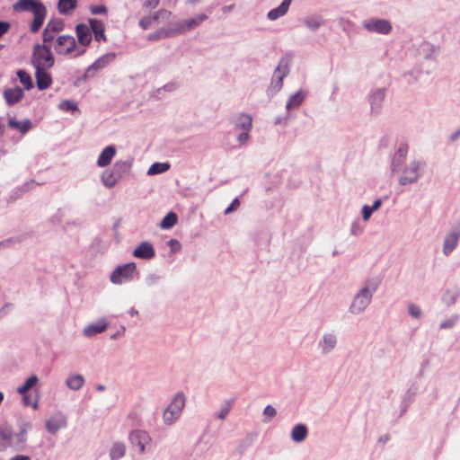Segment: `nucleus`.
<instances>
[{
    "label": "nucleus",
    "instance_id": "obj_1",
    "mask_svg": "<svg viewBox=\"0 0 460 460\" xmlns=\"http://www.w3.org/2000/svg\"><path fill=\"white\" fill-rule=\"evenodd\" d=\"M379 282L376 279H367L362 287L353 296L349 305V312L358 314L364 312L372 301V297L377 290Z\"/></svg>",
    "mask_w": 460,
    "mask_h": 460
},
{
    "label": "nucleus",
    "instance_id": "obj_2",
    "mask_svg": "<svg viewBox=\"0 0 460 460\" xmlns=\"http://www.w3.org/2000/svg\"><path fill=\"white\" fill-rule=\"evenodd\" d=\"M51 47L58 55L68 58H78L86 52V49H81V46L76 43L75 38L70 34L57 36L51 42Z\"/></svg>",
    "mask_w": 460,
    "mask_h": 460
},
{
    "label": "nucleus",
    "instance_id": "obj_3",
    "mask_svg": "<svg viewBox=\"0 0 460 460\" xmlns=\"http://www.w3.org/2000/svg\"><path fill=\"white\" fill-rule=\"evenodd\" d=\"M186 404V395L183 392H178L172 397L170 403L164 410L162 420L166 426H172L181 416L183 409Z\"/></svg>",
    "mask_w": 460,
    "mask_h": 460
},
{
    "label": "nucleus",
    "instance_id": "obj_4",
    "mask_svg": "<svg viewBox=\"0 0 460 460\" xmlns=\"http://www.w3.org/2000/svg\"><path fill=\"white\" fill-rule=\"evenodd\" d=\"M51 43L36 44L33 47L31 56V65L35 69L51 68L55 63V58L52 54Z\"/></svg>",
    "mask_w": 460,
    "mask_h": 460
},
{
    "label": "nucleus",
    "instance_id": "obj_5",
    "mask_svg": "<svg viewBox=\"0 0 460 460\" xmlns=\"http://www.w3.org/2000/svg\"><path fill=\"white\" fill-rule=\"evenodd\" d=\"M423 166L424 163L420 160L410 161L402 170L399 183L402 186L415 183L422 175Z\"/></svg>",
    "mask_w": 460,
    "mask_h": 460
},
{
    "label": "nucleus",
    "instance_id": "obj_6",
    "mask_svg": "<svg viewBox=\"0 0 460 460\" xmlns=\"http://www.w3.org/2000/svg\"><path fill=\"white\" fill-rule=\"evenodd\" d=\"M137 273V267L134 262H128L117 267L111 275V281L113 284H121L134 279Z\"/></svg>",
    "mask_w": 460,
    "mask_h": 460
},
{
    "label": "nucleus",
    "instance_id": "obj_7",
    "mask_svg": "<svg viewBox=\"0 0 460 460\" xmlns=\"http://www.w3.org/2000/svg\"><path fill=\"white\" fill-rule=\"evenodd\" d=\"M207 19L208 16L206 14L199 13L192 18L184 19L177 22H174L173 27L174 31L176 32V36L196 29Z\"/></svg>",
    "mask_w": 460,
    "mask_h": 460
},
{
    "label": "nucleus",
    "instance_id": "obj_8",
    "mask_svg": "<svg viewBox=\"0 0 460 460\" xmlns=\"http://www.w3.org/2000/svg\"><path fill=\"white\" fill-rule=\"evenodd\" d=\"M65 22L62 19H50L42 32V41L44 43H51L56 38V34L63 31Z\"/></svg>",
    "mask_w": 460,
    "mask_h": 460
},
{
    "label": "nucleus",
    "instance_id": "obj_9",
    "mask_svg": "<svg viewBox=\"0 0 460 460\" xmlns=\"http://www.w3.org/2000/svg\"><path fill=\"white\" fill-rule=\"evenodd\" d=\"M362 25L367 31L379 34L386 35L392 31L391 22L385 19L371 18L364 21Z\"/></svg>",
    "mask_w": 460,
    "mask_h": 460
},
{
    "label": "nucleus",
    "instance_id": "obj_10",
    "mask_svg": "<svg viewBox=\"0 0 460 460\" xmlns=\"http://www.w3.org/2000/svg\"><path fill=\"white\" fill-rule=\"evenodd\" d=\"M75 32L76 35V43L81 46V49H86L93 40L90 25L78 23L75 25Z\"/></svg>",
    "mask_w": 460,
    "mask_h": 460
},
{
    "label": "nucleus",
    "instance_id": "obj_11",
    "mask_svg": "<svg viewBox=\"0 0 460 460\" xmlns=\"http://www.w3.org/2000/svg\"><path fill=\"white\" fill-rule=\"evenodd\" d=\"M66 426V417L60 411L52 414L45 423L46 429L51 434H56L60 429Z\"/></svg>",
    "mask_w": 460,
    "mask_h": 460
},
{
    "label": "nucleus",
    "instance_id": "obj_12",
    "mask_svg": "<svg viewBox=\"0 0 460 460\" xmlns=\"http://www.w3.org/2000/svg\"><path fill=\"white\" fill-rule=\"evenodd\" d=\"M33 19L31 21L30 30L32 33H36L43 25L45 18L47 16V8L40 3L32 12Z\"/></svg>",
    "mask_w": 460,
    "mask_h": 460
},
{
    "label": "nucleus",
    "instance_id": "obj_13",
    "mask_svg": "<svg viewBox=\"0 0 460 460\" xmlns=\"http://www.w3.org/2000/svg\"><path fill=\"white\" fill-rule=\"evenodd\" d=\"M337 336L332 332L324 333L318 342L319 349L323 355L332 352L337 346Z\"/></svg>",
    "mask_w": 460,
    "mask_h": 460
},
{
    "label": "nucleus",
    "instance_id": "obj_14",
    "mask_svg": "<svg viewBox=\"0 0 460 460\" xmlns=\"http://www.w3.org/2000/svg\"><path fill=\"white\" fill-rule=\"evenodd\" d=\"M133 255L136 258L148 260L155 257V252L149 242H142L134 249Z\"/></svg>",
    "mask_w": 460,
    "mask_h": 460
},
{
    "label": "nucleus",
    "instance_id": "obj_15",
    "mask_svg": "<svg viewBox=\"0 0 460 460\" xmlns=\"http://www.w3.org/2000/svg\"><path fill=\"white\" fill-rule=\"evenodd\" d=\"M130 442L137 446L141 453L145 452V447L149 442L150 438L146 431L134 430L129 434Z\"/></svg>",
    "mask_w": 460,
    "mask_h": 460
},
{
    "label": "nucleus",
    "instance_id": "obj_16",
    "mask_svg": "<svg viewBox=\"0 0 460 460\" xmlns=\"http://www.w3.org/2000/svg\"><path fill=\"white\" fill-rule=\"evenodd\" d=\"M89 25L91 28V32L94 36V40L96 41H106L107 37L105 35V26L103 22L97 19H89Z\"/></svg>",
    "mask_w": 460,
    "mask_h": 460
},
{
    "label": "nucleus",
    "instance_id": "obj_17",
    "mask_svg": "<svg viewBox=\"0 0 460 460\" xmlns=\"http://www.w3.org/2000/svg\"><path fill=\"white\" fill-rule=\"evenodd\" d=\"M107 327H108V322L106 319L102 318V319H100L96 323H93L87 325L83 330V334L85 337H93L98 333L103 332L107 329Z\"/></svg>",
    "mask_w": 460,
    "mask_h": 460
},
{
    "label": "nucleus",
    "instance_id": "obj_18",
    "mask_svg": "<svg viewBox=\"0 0 460 460\" xmlns=\"http://www.w3.org/2000/svg\"><path fill=\"white\" fill-rule=\"evenodd\" d=\"M48 69L49 68L35 69L36 84L39 90L48 89L52 84L51 76L47 72Z\"/></svg>",
    "mask_w": 460,
    "mask_h": 460
},
{
    "label": "nucleus",
    "instance_id": "obj_19",
    "mask_svg": "<svg viewBox=\"0 0 460 460\" xmlns=\"http://www.w3.org/2000/svg\"><path fill=\"white\" fill-rule=\"evenodd\" d=\"M460 239V233L450 232L444 239L443 252L445 255H449L457 246Z\"/></svg>",
    "mask_w": 460,
    "mask_h": 460
},
{
    "label": "nucleus",
    "instance_id": "obj_20",
    "mask_svg": "<svg viewBox=\"0 0 460 460\" xmlns=\"http://www.w3.org/2000/svg\"><path fill=\"white\" fill-rule=\"evenodd\" d=\"M23 96V91L20 87L9 88L4 91V97L8 105L19 102Z\"/></svg>",
    "mask_w": 460,
    "mask_h": 460
},
{
    "label": "nucleus",
    "instance_id": "obj_21",
    "mask_svg": "<svg viewBox=\"0 0 460 460\" xmlns=\"http://www.w3.org/2000/svg\"><path fill=\"white\" fill-rule=\"evenodd\" d=\"M176 36V32L174 31L173 23L167 26L163 27L153 33L148 34L147 39L149 40H158L161 39L172 38Z\"/></svg>",
    "mask_w": 460,
    "mask_h": 460
},
{
    "label": "nucleus",
    "instance_id": "obj_22",
    "mask_svg": "<svg viewBox=\"0 0 460 460\" xmlns=\"http://www.w3.org/2000/svg\"><path fill=\"white\" fill-rule=\"evenodd\" d=\"M40 3V0H18L13 4V9L17 13H31Z\"/></svg>",
    "mask_w": 460,
    "mask_h": 460
},
{
    "label": "nucleus",
    "instance_id": "obj_23",
    "mask_svg": "<svg viewBox=\"0 0 460 460\" xmlns=\"http://www.w3.org/2000/svg\"><path fill=\"white\" fill-rule=\"evenodd\" d=\"M13 436L8 427H0V452L5 451L12 447Z\"/></svg>",
    "mask_w": 460,
    "mask_h": 460
},
{
    "label": "nucleus",
    "instance_id": "obj_24",
    "mask_svg": "<svg viewBox=\"0 0 460 460\" xmlns=\"http://www.w3.org/2000/svg\"><path fill=\"white\" fill-rule=\"evenodd\" d=\"M116 155V148L113 146H106L98 157L97 164L100 167L109 165Z\"/></svg>",
    "mask_w": 460,
    "mask_h": 460
},
{
    "label": "nucleus",
    "instance_id": "obj_25",
    "mask_svg": "<svg viewBox=\"0 0 460 460\" xmlns=\"http://www.w3.org/2000/svg\"><path fill=\"white\" fill-rule=\"evenodd\" d=\"M407 154H408V146L402 145L398 148V150L395 152V154L393 157V161H392V164H391V168H392L393 172H395L400 168L402 163L405 160Z\"/></svg>",
    "mask_w": 460,
    "mask_h": 460
},
{
    "label": "nucleus",
    "instance_id": "obj_26",
    "mask_svg": "<svg viewBox=\"0 0 460 460\" xmlns=\"http://www.w3.org/2000/svg\"><path fill=\"white\" fill-rule=\"evenodd\" d=\"M308 435V429L305 424H296L293 427L290 436L294 442H303Z\"/></svg>",
    "mask_w": 460,
    "mask_h": 460
},
{
    "label": "nucleus",
    "instance_id": "obj_27",
    "mask_svg": "<svg viewBox=\"0 0 460 460\" xmlns=\"http://www.w3.org/2000/svg\"><path fill=\"white\" fill-rule=\"evenodd\" d=\"M85 384L84 377L80 374L69 375L66 379V385L73 391L81 389Z\"/></svg>",
    "mask_w": 460,
    "mask_h": 460
},
{
    "label": "nucleus",
    "instance_id": "obj_28",
    "mask_svg": "<svg viewBox=\"0 0 460 460\" xmlns=\"http://www.w3.org/2000/svg\"><path fill=\"white\" fill-rule=\"evenodd\" d=\"M323 23L324 20L320 14H311L304 19V24L311 31H317Z\"/></svg>",
    "mask_w": 460,
    "mask_h": 460
},
{
    "label": "nucleus",
    "instance_id": "obj_29",
    "mask_svg": "<svg viewBox=\"0 0 460 460\" xmlns=\"http://www.w3.org/2000/svg\"><path fill=\"white\" fill-rule=\"evenodd\" d=\"M291 1L292 0H283V2L277 8H274L268 13V18L271 21H274L279 17L284 16L289 8Z\"/></svg>",
    "mask_w": 460,
    "mask_h": 460
},
{
    "label": "nucleus",
    "instance_id": "obj_30",
    "mask_svg": "<svg viewBox=\"0 0 460 460\" xmlns=\"http://www.w3.org/2000/svg\"><path fill=\"white\" fill-rule=\"evenodd\" d=\"M77 6V0H58L57 9L62 15H69Z\"/></svg>",
    "mask_w": 460,
    "mask_h": 460
},
{
    "label": "nucleus",
    "instance_id": "obj_31",
    "mask_svg": "<svg viewBox=\"0 0 460 460\" xmlns=\"http://www.w3.org/2000/svg\"><path fill=\"white\" fill-rule=\"evenodd\" d=\"M115 58V53H107L102 56L88 68V72L91 70H99L105 67L108 64L112 62Z\"/></svg>",
    "mask_w": 460,
    "mask_h": 460
},
{
    "label": "nucleus",
    "instance_id": "obj_32",
    "mask_svg": "<svg viewBox=\"0 0 460 460\" xmlns=\"http://www.w3.org/2000/svg\"><path fill=\"white\" fill-rule=\"evenodd\" d=\"M460 296V289L456 287L446 290L442 296V301L445 305L450 306L456 304Z\"/></svg>",
    "mask_w": 460,
    "mask_h": 460
},
{
    "label": "nucleus",
    "instance_id": "obj_33",
    "mask_svg": "<svg viewBox=\"0 0 460 460\" xmlns=\"http://www.w3.org/2000/svg\"><path fill=\"white\" fill-rule=\"evenodd\" d=\"M385 99V90L384 89H377L373 92L369 98V102L371 109L373 111L378 110L384 102Z\"/></svg>",
    "mask_w": 460,
    "mask_h": 460
},
{
    "label": "nucleus",
    "instance_id": "obj_34",
    "mask_svg": "<svg viewBox=\"0 0 460 460\" xmlns=\"http://www.w3.org/2000/svg\"><path fill=\"white\" fill-rule=\"evenodd\" d=\"M305 93L303 91H298L289 97L287 102L286 108L288 111L297 108L304 102Z\"/></svg>",
    "mask_w": 460,
    "mask_h": 460
},
{
    "label": "nucleus",
    "instance_id": "obj_35",
    "mask_svg": "<svg viewBox=\"0 0 460 460\" xmlns=\"http://www.w3.org/2000/svg\"><path fill=\"white\" fill-rule=\"evenodd\" d=\"M126 453V447L121 442L114 443L110 449L111 460H119L124 456Z\"/></svg>",
    "mask_w": 460,
    "mask_h": 460
},
{
    "label": "nucleus",
    "instance_id": "obj_36",
    "mask_svg": "<svg viewBox=\"0 0 460 460\" xmlns=\"http://www.w3.org/2000/svg\"><path fill=\"white\" fill-rule=\"evenodd\" d=\"M119 178V174L111 171H104L102 174V181L107 188H112Z\"/></svg>",
    "mask_w": 460,
    "mask_h": 460
},
{
    "label": "nucleus",
    "instance_id": "obj_37",
    "mask_svg": "<svg viewBox=\"0 0 460 460\" xmlns=\"http://www.w3.org/2000/svg\"><path fill=\"white\" fill-rule=\"evenodd\" d=\"M39 381V378L37 376L32 375L30 377H28L25 382L17 387L16 391L20 394H25L27 392L32 388L33 385H35Z\"/></svg>",
    "mask_w": 460,
    "mask_h": 460
},
{
    "label": "nucleus",
    "instance_id": "obj_38",
    "mask_svg": "<svg viewBox=\"0 0 460 460\" xmlns=\"http://www.w3.org/2000/svg\"><path fill=\"white\" fill-rule=\"evenodd\" d=\"M177 215L174 212H169L161 221L160 227L162 229H169L177 224Z\"/></svg>",
    "mask_w": 460,
    "mask_h": 460
},
{
    "label": "nucleus",
    "instance_id": "obj_39",
    "mask_svg": "<svg viewBox=\"0 0 460 460\" xmlns=\"http://www.w3.org/2000/svg\"><path fill=\"white\" fill-rule=\"evenodd\" d=\"M169 168H170V164L168 163H155L149 167V169L147 171V174L148 175H155V174L163 173V172H165L166 171H168Z\"/></svg>",
    "mask_w": 460,
    "mask_h": 460
},
{
    "label": "nucleus",
    "instance_id": "obj_40",
    "mask_svg": "<svg viewBox=\"0 0 460 460\" xmlns=\"http://www.w3.org/2000/svg\"><path fill=\"white\" fill-rule=\"evenodd\" d=\"M31 424L29 422H26L22 426L20 432H18L14 436V438H16V443H17L18 447H22L24 444V442L26 441V438H27V432H28V430L31 429Z\"/></svg>",
    "mask_w": 460,
    "mask_h": 460
},
{
    "label": "nucleus",
    "instance_id": "obj_41",
    "mask_svg": "<svg viewBox=\"0 0 460 460\" xmlns=\"http://www.w3.org/2000/svg\"><path fill=\"white\" fill-rule=\"evenodd\" d=\"M8 125L13 128H19L22 133H26L31 128V122L29 119L19 122L12 118L8 120Z\"/></svg>",
    "mask_w": 460,
    "mask_h": 460
},
{
    "label": "nucleus",
    "instance_id": "obj_42",
    "mask_svg": "<svg viewBox=\"0 0 460 460\" xmlns=\"http://www.w3.org/2000/svg\"><path fill=\"white\" fill-rule=\"evenodd\" d=\"M235 125L245 130H250L252 128V118L247 114H240L235 120Z\"/></svg>",
    "mask_w": 460,
    "mask_h": 460
},
{
    "label": "nucleus",
    "instance_id": "obj_43",
    "mask_svg": "<svg viewBox=\"0 0 460 460\" xmlns=\"http://www.w3.org/2000/svg\"><path fill=\"white\" fill-rule=\"evenodd\" d=\"M17 76L25 89L30 90L33 87L31 77L27 72L24 70H18Z\"/></svg>",
    "mask_w": 460,
    "mask_h": 460
},
{
    "label": "nucleus",
    "instance_id": "obj_44",
    "mask_svg": "<svg viewBox=\"0 0 460 460\" xmlns=\"http://www.w3.org/2000/svg\"><path fill=\"white\" fill-rule=\"evenodd\" d=\"M154 22L161 23L169 21L172 16V13L166 9H160L155 12L153 15Z\"/></svg>",
    "mask_w": 460,
    "mask_h": 460
},
{
    "label": "nucleus",
    "instance_id": "obj_45",
    "mask_svg": "<svg viewBox=\"0 0 460 460\" xmlns=\"http://www.w3.org/2000/svg\"><path fill=\"white\" fill-rule=\"evenodd\" d=\"M289 72V66H288V62L287 60H280V62L279 63L277 68L275 69V76H280L282 78H284L285 76L288 75Z\"/></svg>",
    "mask_w": 460,
    "mask_h": 460
},
{
    "label": "nucleus",
    "instance_id": "obj_46",
    "mask_svg": "<svg viewBox=\"0 0 460 460\" xmlns=\"http://www.w3.org/2000/svg\"><path fill=\"white\" fill-rule=\"evenodd\" d=\"M58 108L65 111H75L77 110V104L74 102L64 100L58 104Z\"/></svg>",
    "mask_w": 460,
    "mask_h": 460
},
{
    "label": "nucleus",
    "instance_id": "obj_47",
    "mask_svg": "<svg viewBox=\"0 0 460 460\" xmlns=\"http://www.w3.org/2000/svg\"><path fill=\"white\" fill-rule=\"evenodd\" d=\"M457 320H458V316H457L456 314H455V315H453V316H451V317H449V318H447V319L444 320V321L440 323L439 327H440L441 329H449V328H452V327L456 323Z\"/></svg>",
    "mask_w": 460,
    "mask_h": 460
},
{
    "label": "nucleus",
    "instance_id": "obj_48",
    "mask_svg": "<svg viewBox=\"0 0 460 460\" xmlns=\"http://www.w3.org/2000/svg\"><path fill=\"white\" fill-rule=\"evenodd\" d=\"M231 407H232L231 402H226V404L224 406H222L221 409L219 410V411L217 413V417L219 420H225L226 417L227 416V414L229 413Z\"/></svg>",
    "mask_w": 460,
    "mask_h": 460
},
{
    "label": "nucleus",
    "instance_id": "obj_49",
    "mask_svg": "<svg viewBox=\"0 0 460 460\" xmlns=\"http://www.w3.org/2000/svg\"><path fill=\"white\" fill-rule=\"evenodd\" d=\"M408 312L413 318H420L421 316V309L417 305L410 304L408 305Z\"/></svg>",
    "mask_w": 460,
    "mask_h": 460
},
{
    "label": "nucleus",
    "instance_id": "obj_50",
    "mask_svg": "<svg viewBox=\"0 0 460 460\" xmlns=\"http://www.w3.org/2000/svg\"><path fill=\"white\" fill-rule=\"evenodd\" d=\"M90 12L93 15H99V14H106L108 10L105 5L100 4V5H91Z\"/></svg>",
    "mask_w": 460,
    "mask_h": 460
},
{
    "label": "nucleus",
    "instance_id": "obj_51",
    "mask_svg": "<svg viewBox=\"0 0 460 460\" xmlns=\"http://www.w3.org/2000/svg\"><path fill=\"white\" fill-rule=\"evenodd\" d=\"M283 79L280 76H275V74L273 75V78L271 81V87L273 88L274 92H278L281 89L283 84Z\"/></svg>",
    "mask_w": 460,
    "mask_h": 460
},
{
    "label": "nucleus",
    "instance_id": "obj_52",
    "mask_svg": "<svg viewBox=\"0 0 460 460\" xmlns=\"http://www.w3.org/2000/svg\"><path fill=\"white\" fill-rule=\"evenodd\" d=\"M155 22H154V19H153V16L152 15H149V16H146L144 18H142L140 21H139V25L140 27L143 29V30H146L148 29L151 24Z\"/></svg>",
    "mask_w": 460,
    "mask_h": 460
},
{
    "label": "nucleus",
    "instance_id": "obj_53",
    "mask_svg": "<svg viewBox=\"0 0 460 460\" xmlns=\"http://www.w3.org/2000/svg\"><path fill=\"white\" fill-rule=\"evenodd\" d=\"M375 209H372V207H369L367 205H364L362 208V219L367 222L369 220L371 215L373 212H375Z\"/></svg>",
    "mask_w": 460,
    "mask_h": 460
},
{
    "label": "nucleus",
    "instance_id": "obj_54",
    "mask_svg": "<svg viewBox=\"0 0 460 460\" xmlns=\"http://www.w3.org/2000/svg\"><path fill=\"white\" fill-rule=\"evenodd\" d=\"M277 414L276 409L271 405H267L263 410V415L269 420L274 418Z\"/></svg>",
    "mask_w": 460,
    "mask_h": 460
},
{
    "label": "nucleus",
    "instance_id": "obj_55",
    "mask_svg": "<svg viewBox=\"0 0 460 460\" xmlns=\"http://www.w3.org/2000/svg\"><path fill=\"white\" fill-rule=\"evenodd\" d=\"M240 206V201L238 199H234L231 205L225 210V214L226 215H228L230 213H232L233 211H234L235 209H237Z\"/></svg>",
    "mask_w": 460,
    "mask_h": 460
},
{
    "label": "nucleus",
    "instance_id": "obj_56",
    "mask_svg": "<svg viewBox=\"0 0 460 460\" xmlns=\"http://www.w3.org/2000/svg\"><path fill=\"white\" fill-rule=\"evenodd\" d=\"M22 395L23 396L22 401H23L24 405H27V406L31 405L34 410L38 409L39 404H38L37 401L34 402L33 403H31V398L30 395H28L27 394H22Z\"/></svg>",
    "mask_w": 460,
    "mask_h": 460
},
{
    "label": "nucleus",
    "instance_id": "obj_57",
    "mask_svg": "<svg viewBox=\"0 0 460 460\" xmlns=\"http://www.w3.org/2000/svg\"><path fill=\"white\" fill-rule=\"evenodd\" d=\"M10 29V23L7 22L0 21V38L5 34Z\"/></svg>",
    "mask_w": 460,
    "mask_h": 460
},
{
    "label": "nucleus",
    "instance_id": "obj_58",
    "mask_svg": "<svg viewBox=\"0 0 460 460\" xmlns=\"http://www.w3.org/2000/svg\"><path fill=\"white\" fill-rule=\"evenodd\" d=\"M160 0H146L144 7L146 8H155L158 6Z\"/></svg>",
    "mask_w": 460,
    "mask_h": 460
},
{
    "label": "nucleus",
    "instance_id": "obj_59",
    "mask_svg": "<svg viewBox=\"0 0 460 460\" xmlns=\"http://www.w3.org/2000/svg\"><path fill=\"white\" fill-rule=\"evenodd\" d=\"M168 244L172 248V251H178L181 247L179 241H177L176 239H171L168 242Z\"/></svg>",
    "mask_w": 460,
    "mask_h": 460
},
{
    "label": "nucleus",
    "instance_id": "obj_60",
    "mask_svg": "<svg viewBox=\"0 0 460 460\" xmlns=\"http://www.w3.org/2000/svg\"><path fill=\"white\" fill-rule=\"evenodd\" d=\"M248 131L249 130H245V132H243L238 136V141L240 143H244L248 139Z\"/></svg>",
    "mask_w": 460,
    "mask_h": 460
},
{
    "label": "nucleus",
    "instance_id": "obj_61",
    "mask_svg": "<svg viewBox=\"0 0 460 460\" xmlns=\"http://www.w3.org/2000/svg\"><path fill=\"white\" fill-rule=\"evenodd\" d=\"M382 205V200L380 199H377L374 201L372 207V209H375L376 211L379 209V208Z\"/></svg>",
    "mask_w": 460,
    "mask_h": 460
},
{
    "label": "nucleus",
    "instance_id": "obj_62",
    "mask_svg": "<svg viewBox=\"0 0 460 460\" xmlns=\"http://www.w3.org/2000/svg\"><path fill=\"white\" fill-rule=\"evenodd\" d=\"M11 460H31L28 456L18 455L11 458Z\"/></svg>",
    "mask_w": 460,
    "mask_h": 460
},
{
    "label": "nucleus",
    "instance_id": "obj_63",
    "mask_svg": "<svg viewBox=\"0 0 460 460\" xmlns=\"http://www.w3.org/2000/svg\"><path fill=\"white\" fill-rule=\"evenodd\" d=\"M351 233H352L353 234H360V233H361V229H360V227H359V226H352V228H351Z\"/></svg>",
    "mask_w": 460,
    "mask_h": 460
},
{
    "label": "nucleus",
    "instance_id": "obj_64",
    "mask_svg": "<svg viewBox=\"0 0 460 460\" xmlns=\"http://www.w3.org/2000/svg\"><path fill=\"white\" fill-rule=\"evenodd\" d=\"M128 314L131 316V317H134L136 315L138 314V311L135 308H130L128 311Z\"/></svg>",
    "mask_w": 460,
    "mask_h": 460
}]
</instances>
